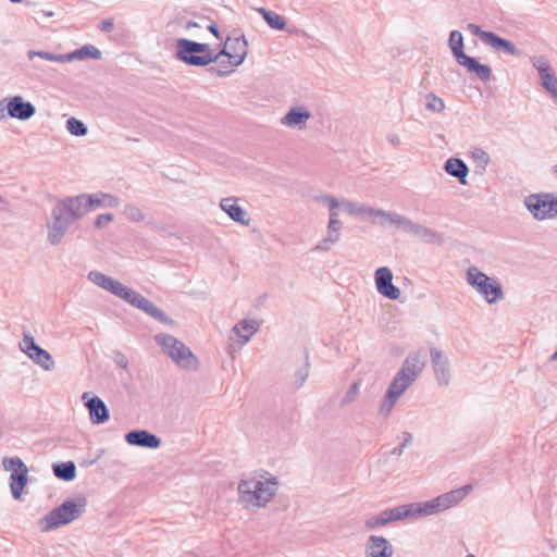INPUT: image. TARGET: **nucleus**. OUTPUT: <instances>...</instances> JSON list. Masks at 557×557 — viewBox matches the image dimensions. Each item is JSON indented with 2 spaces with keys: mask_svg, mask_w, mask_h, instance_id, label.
Wrapping results in <instances>:
<instances>
[{
  "mask_svg": "<svg viewBox=\"0 0 557 557\" xmlns=\"http://www.w3.org/2000/svg\"><path fill=\"white\" fill-rule=\"evenodd\" d=\"M364 525H366L367 529L371 530V529H375L377 527H383L385 524L383 523V521L381 520L380 515L377 513L375 516H372V517L368 518L366 520V522H364Z\"/></svg>",
  "mask_w": 557,
  "mask_h": 557,
  "instance_id": "5fc2aeb1",
  "label": "nucleus"
},
{
  "mask_svg": "<svg viewBox=\"0 0 557 557\" xmlns=\"http://www.w3.org/2000/svg\"><path fill=\"white\" fill-rule=\"evenodd\" d=\"M90 210H97L100 208H116L120 205V198L108 193H95L87 194Z\"/></svg>",
  "mask_w": 557,
  "mask_h": 557,
  "instance_id": "c85d7f7f",
  "label": "nucleus"
},
{
  "mask_svg": "<svg viewBox=\"0 0 557 557\" xmlns=\"http://www.w3.org/2000/svg\"><path fill=\"white\" fill-rule=\"evenodd\" d=\"M4 117H5V114L3 113L2 102L0 101V121L3 120Z\"/></svg>",
  "mask_w": 557,
  "mask_h": 557,
  "instance_id": "0e129e2a",
  "label": "nucleus"
},
{
  "mask_svg": "<svg viewBox=\"0 0 557 557\" xmlns=\"http://www.w3.org/2000/svg\"><path fill=\"white\" fill-rule=\"evenodd\" d=\"M343 228V223L338 218V212H332L330 214L329 223H327V231L331 233L341 234V231Z\"/></svg>",
  "mask_w": 557,
  "mask_h": 557,
  "instance_id": "09e8293b",
  "label": "nucleus"
},
{
  "mask_svg": "<svg viewBox=\"0 0 557 557\" xmlns=\"http://www.w3.org/2000/svg\"><path fill=\"white\" fill-rule=\"evenodd\" d=\"M64 214H66L73 222L90 212V205L87 194H81L75 197H67L57 203Z\"/></svg>",
  "mask_w": 557,
  "mask_h": 557,
  "instance_id": "dca6fc26",
  "label": "nucleus"
},
{
  "mask_svg": "<svg viewBox=\"0 0 557 557\" xmlns=\"http://www.w3.org/2000/svg\"><path fill=\"white\" fill-rule=\"evenodd\" d=\"M532 65L539 73L540 84L557 104V77L548 60L545 57H533Z\"/></svg>",
  "mask_w": 557,
  "mask_h": 557,
  "instance_id": "ddd939ff",
  "label": "nucleus"
},
{
  "mask_svg": "<svg viewBox=\"0 0 557 557\" xmlns=\"http://www.w3.org/2000/svg\"><path fill=\"white\" fill-rule=\"evenodd\" d=\"M426 364V354L423 350H418L410 352L406 359L404 360L399 373L410 380L411 382H416L417 379L422 373L424 367Z\"/></svg>",
  "mask_w": 557,
  "mask_h": 557,
  "instance_id": "6ab92c4d",
  "label": "nucleus"
},
{
  "mask_svg": "<svg viewBox=\"0 0 557 557\" xmlns=\"http://www.w3.org/2000/svg\"><path fill=\"white\" fill-rule=\"evenodd\" d=\"M314 199L317 202L326 206L329 208L330 214L332 212H337L336 210L338 208L342 209L343 199L339 200V199L335 198L334 196L323 194V195L317 196Z\"/></svg>",
  "mask_w": 557,
  "mask_h": 557,
  "instance_id": "a19ab883",
  "label": "nucleus"
},
{
  "mask_svg": "<svg viewBox=\"0 0 557 557\" xmlns=\"http://www.w3.org/2000/svg\"><path fill=\"white\" fill-rule=\"evenodd\" d=\"M66 129L76 137H83L88 133V127L81 120L73 116L66 121Z\"/></svg>",
  "mask_w": 557,
  "mask_h": 557,
  "instance_id": "ea45409f",
  "label": "nucleus"
},
{
  "mask_svg": "<svg viewBox=\"0 0 557 557\" xmlns=\"http://www.w3.org/2000/svg\"><path fill=\"white\" fill-rule=\"evenodd\" d=\"M248 54V42L244 35L234 34L228 36L225 40L223 49L215 55L227 57L228 65L238 66L240 65Z\"/></svg>",
  "mask_w": 557,
  "mask_h": 557,
  "instance_id": "f8f14e48",
  "label": "nucleus"
},
{
  "mask_svg": "<svg viewBox=\"0 0 557 557\" xmlns=\"http://www.w3.org/2000/svg\"><path fill=\"white\" fill-rule=\"evenodd\" d=\"M73 221L55 205L47 220V240L52 246H58L69 231Z\"/></svg>",
  "mask_w": 557,
  "mask_h": 557,
  "instance_id": "9b49d317",
  "label": "nucleus"
},
{
  "mask_svg": "<svg viewBox=\"0 0 557 557\" xmlns=\"http://www.w3.org/2000/svg\"><path fill=\"white\" fill-rule=\"evenodd\" d=\"M259 329L260 322H258L257 320H240L232 327L230 341H234L237 344H239V346H244L259 331Z\"/></svg>",
  "mask_w": 557,
  "mask_h": 557,
  "instance_id": "4be33fe9",
  "label": "nucleus"
},
{
  "mask_svg": "<svg viewBox=\"0 0 557 557\" xmlns=\"http://www.w3.org/2000/svg\"><path fill=\"white\" fill-rule=\"evenodd\" d=\"M426 109L432 112H442L445 109L443 99L438 98L433 92L426 96Z\"/></svg>",
  "mask_w": 557,
  "mask_h": 557,
  "instance_id": "49530a36",
  "label": "nucleus"
},
{
  "mask_svg": "<svg viewBox=\"0 0 557 557\" xmlns=\"http://www.w3.org/2000/svg\"><path fill=\"white\" fill-rule=\"evenodd\" d=\"M372 218L374 219L372 222L379 226H395L400 231H404L409 219L394 211H386L375 208L373 210Z\"/></svg>",
  "mask_w": 557,
  "mask_h": 557,
  "instance_id": "b1692460",
  "label": "nucleus"
},
{
  "mask_svg": "<svg viewBox=\"0 0 557 557\" xmlns=\"http://www.w3.org/2000/svg\"><path fill=\"white\" fill-rule=\"evenodd\" d=\"M53 473L58 479L72 481L76 476V466L73 461L53 465Z\"/></svg>",
  "mask_w": 557,
  "mask_h": 557,
  "instance_id": "c9c22d12",
  "label": "nucleus"
},
{
  "mask_svg": "<svg viewBox=\"0 0 557 557\" xmlns=\"http://www.w3.org/2000/svg\"><path fill=\"white\" fill-rule=\"evenodd\" d=\"M403 443L399 444V446L395 447L393 450H392V454L395 455V456H400L403 453H404V449L410 445L411 441H412V435L410 432H403Z\"/></svg>",
  "mask_w": 557,
  "mask_h": 557,
  "instance_id": "603ef678",
  "label": "nucleus"
},
{
  "mask_svg": "<svg viewBox=\"0 0 557 557\" xmlns=\"http://www.w3.org/2000/svg\"><path fill=\"white\" fill-rule=\"evenodd\" d=\"M82 400L88 410L89 419L92 424H103L109 421V410L100 397L94 396L89 392H85L82 395Z\"/></svg>",
  "mask_w": 557,
  "mask_h": 557,
  "instance_id": "a211bd4d",
  "label": "nucleus"
},
{
  "mask_svg": "<svg viewBox=\"0 0 557 557\" xmlns=\"http://www.w3.org/2000/svg\"><path fill=\"white\" fill-rule=\"evenodd\" d=\"M116 362H117V364H120V366H121V367H123V368H126V367H127V361H126V359H125V357H124V356H121V357L117 359V361H116Z\"/></svg>",
  "mask_w": 557,
  "mask_h": 557,
  "instance_id": "052dcab7",
  "label": "nucleus"
},
{
  "mask_svg": "<svg viewBox=\"0 0 557 557\" xmlns=\"http://www.w3.org/2000/svg\"><path fill=\"white\" fill-rule=\"evenodd\" d=\"M312 117L311 112L305 106H294L281 117L280 123L285 127L304 131L308 121Z\"/></svg>",
  "mask_w": 557,
  "mask_h": 557,
  "instance_id": "aec40b11",
  "label": "nucleus"
},
{
  "mask_svg": "<svg viewBox=\"0 0 557 557\" xmlns=\"http://www.w3.org/2000/svg\"><path fill=\"white\" fill-rule=\"evenodd\" d=\"M87 278L96 286L111 293L119 298H121L126 288V285L122 284L120 281H116L113 277L97 270L90 271L87 275Z\"/></svg>",
  "mask_w": 557,
  "mask_h": 557,
  "instance_id": "5701e85b",
  "label": "nucleus"
},
{
  "mask_svg": "<svg viewBox=\"0 0 557 557\" xmlns=\"http://www.w3.org/2000/svg\"><path fill=\"white\" fill-rule=\"evenodd\" d=\"M176 366L187 370L196 371L199 367L198 358L182 342L176 339Z\"/></svg>",
  "mask_w": 557,
  "mask_h": 557,
  "instance_id": "cd10ccee",
  "label": "nucleus"
},
{
  "mask_svg": "<svg viewBox=\"0 0 557 557\" xmlns=\"http://www.w3.org/2000/svg\"><path fill=\"white\" fill-rule=\"evenodd\" d=\"M4 199L0 196V203H3Z\"/></svg>",
  "mask_w": 557,
  "mask_h": 557,
  "instance_id": "338daca9",
  "label": "nucleus"
},
{
  "mask_svg": "<svg viewBox=\"0 0 557 557\" xmlns=\"http://www.w3.org/2000/svg\"><path fill=\"white\" fill-rule=\"evenodd\" d=\"M341 234L331 233L327 231V235L323 237L318 244L312 248V251L315 252H327L330 251L334 245H336L341 240Z\"/></svg>",
  "mask_w": 557,
  "mask_h": 557,
  "instance_id": "e433bc0d",
  "label": "nucleus"
},
{
  "mask_svg": "<svg viewBox=\"0 0 557 557\" xmlns=\"http://www.w3.org/2000/svg\"><path fill=\"white\" fill-rule=\"evenodd\" d=\"M176 59L191 66H206L213 61H219V55H213L208 44H200L189 39H176Z\"/></svg>",
  "mask_w": 557,
  "mask_h": 557,
  "instance_id": "423d86ee",
  "label": "nucleus"
},
{
  "mask_svg": "<svg viewBox=\"0 0 557 557\" xmlns=\"http://www.w3.org/2000/svg\"><path fill=\"white\" fill-rule=\"evenodd\" d=\"M113 221V214L111 213H104L99 214L95 221V225L98 228H103L108 226Z\"/></svg>",
  "mask_w": 557,
  "mask_h": 557,
  "instance_id": "864d4df0",
  "label": "nucleus"
},
{
  "mask_svg": "<svg viewBox=\"0 0 557 557\" xmlns=\"http://www.w3.org/2000/svg\"><path fill=\"white\" fill-rule=\"evenodd\" d=\"M256 11L272 29L284 30L286 28V21L282 15L264 8H257Z\"/></svg>",
  "mask_w": 557,
  "mask_h": 557,
  "instance_id": "72a5a7b5",
  "label": "nucleus"
},
{
  "mask_svg": "<svg viewBox=\"0 0 557 557\" xmlns=\"http://www.w3.org/2000/svg\"><path fill=\"white\" fill-rule=\"evenodd\" d=\"M309 375L308 363L295 373L294 386L300 388Z\"/></svg>",
  "mask_w": 557,
  "mask_h": 557,
  "instance_id": "8fccbe9b",
  "label": "nucleus"
},
{
  "mask_svg": "<svg viewBox=\"0 0 557 557\" xmlns=\"http://www.w3.org/2000/svg\"><path fill=\"white\" fill-rule=\"evenodd\" d=\"M197 26H198V24H197L196 22H193V21H189V22H187V24H186V28L197 27Z\"/></svg>",
  "mask_w": 557,
  "mask_h": 557,
  "instance_id": "e2e57ef3",
  "label": "nucleus"
},
{
  "mask_svg": "<svg viewBox=\"0 0 557 557\" xmlns=\"http://www.w3.org/2000/svg\"><path fill=\"white\" fill-rule=\"evenodd\" d=\"M123 214L133 222H141L145 220L146 214L143 209L135 205H126L123 209Z\"/></svg>",
  "mask_w": 557,
  "mask_h": 557,
  "instance_id": "c03bdc74",
  "label": "nucleus"
},
{
  "mask_svg": "<svg viewBox=\"0 0 557 557\" xmlns=\"http://www.w3.org/2000/svg\"><path fill=\"white\" fill-rule=\"evenodd\" d=\"M121 299L126 301L132 307L139 309L147 313L148 315L152 317L153 319L170 324L171 319L162 311L160 310L152 301H150L148 298L136 292L135 289L126 286L124 293L121 296Z\"/></svg>",
  "mask_w": 557,
  "mask_h": 557,
  "instance_id": "9d476101",
  "label": "nucleus"
},
{
  "mask_svg": "<svg viewBox=\"0 0 557 557\" xmlns=\"http://www.w3.org/2000/svg\"><path fill=\"white\" fill-rule=\"evenodd\" d=\"M448 45L457 63L466 67L469 73L475 74L484 83L492 78V69L488 65L481 64L475 58L465 53L463 36L459 30L450 32Z\"/></svg>",
  "mask_w": 557,
  "mask_h": 557,
  "instance_id": "39448f33",
  "label": "nucleus"
},
{
  "mask_svg": "<svg viewBox=\"0 0 557 557\" xmlns=\"http://www.w3.org/2000/svg\"><path fill=\"white\" fill-rule=\"evenodd\" d=\"M387 141L395 148L399 147L401 145V139L400 137L395 134V133H391L387 135Z\"/></svg>",
  "mask_w": 557,
  "mask_h": 557,
  "instance_id": "4d7b16f0",
  "label": "nucleus"
},
{
  "mask_svg": "<svg viewBox=\"0 0 557 557\" xmlns=\"http://www.w3.org/2000/svg\"><path fill=\"white\" fill-rule=\"evenodd\" d=\"M101 58V52L98 48L91 45L83 46L82 48L64 54L65 62H73L77 60L94 59L98 60Z\"/></svg>",
  "mask_w": 557,
  "mask_h": 557,
  "instance_id": "2f4dec72",
  "label": "nucleus"
},
{
  "mask_svg": "<svg viewBox=\"0 0 557 557\" xmlns=\"http://www.w3.org/2000/svg\"><path fill=\"white\" fill-rule=\"evenodd\" d=\"M101 29L107 33L111 32L113 29V21L110 18L102 21Z\"/></svg>",
  "mask_w": 557,
  "mask_h": 557,
  "instance_id": "13d9d810",
  "label": "nucleus"
},
{
  "mask_svg": "<svg viewBox=\"0 0 557 557\" xmlns=\"http://www.w3.org/2000/svg\"><path fill=\"white\" fill-rule=\"evenodd\" d=\"M220 208L231 220L247 226L250 222L248 212L237 203V198L226 197L220 201Z\"/></svg>",
  "mask_w": 557,
  "mask_h": 557,
  "instance_id": "bb28decb",
  "label": "nucleus"
},
{
  "mask_svg": "<svg viewBox=\"0 0 557 557\" xmlns=\"http://www.w3.org/2000/svg\"><path fill=\"white\" fill-rule=\"evenodd\" d=\"M444 170L450 176L458 178L460 184H467L469 168L461 159L449 158L444 164Z\"/></svg>",
  "mask_w": 557,
  "mask_h": 557,
  "instance_id": "c756f323",
  "label": "nucleus"
},
{
  "mask_svg": "<svg viewBox=\"0 0 557 557\" xmlns=\"http://www.w3.org/2000/svg\"><path fill=\"white\" fill-rule=\"evenodd\" d=\"M1 102L4 104L3 111L5 110L7 115L11 119L27 121L36 113L35 106L20 95L5 98Z\"/></svg>",
  "mask_w": 557,
  "mask_h": 557,
  "instance_id": "2eb2a0df",
  "label": "nucleus"
},
{
  "mask_svg": "<svg viewBox=\"0 0 557 557\" xmlns=\"http://www.w3.org/2000/svg\"><path fill=\"white\" fill-rule=\"evenodd\" d=\"M366 557H393V545L383 536L371 535L369 536L366 550Z\"/></svg>",
  "mask_w": 557,
  "mask_h": 557,
  "instance_id": "a878e982",
  "label": "nucleus"
},
{
  "mask_svg": "<svg viewBox=\"0 0 557 557\" xmlns=\"http://www.w3.org/2000/svg\"><path fill=\"white\" fill-rule=\"evenodd\" d=\"M358 393H359V383L354 382L349 386V388L347 389L345 395L343 396V398L341 400L342 406H347V405L354 403L357 399Z\"/></svg>",
  "mask_w": 557,
  "mask_h": 557,
  "instance_id": "de8ad7c7",
  "label": "nucleus"
},
{
  "mask_svg": "<svg viewBox=\"0 0 557 557\" xmlns=\"http://www.w3.org/2000/svg\"><path fill=\"white\" fill-rule=\"evenodd\" d=\"M20 349L42 370L52 371L55 368L52 356L46 349L38 346L29 333L23 334V338L20 342Z\"/></svg>",
  "mask_w": 557,
  "mask_h": 557,
  "instance_id": "1a4fd4ad",
  "label": "nucleus"
},
{
  "mask_svg": "<svg viewBox=\"0 0 557 557\" xmlns=\"http://www.w3.org/2000/svg\"><path fill=\"white\" fill-rule=\"evenodd\" d=\"M374 282L380 295L391 300H397L400 297V289L393 284V272L389 268L381 267L376 269Z\"/></svg>",
  "mask_w": 557,
  "mask_h": 557,
  "instance_id": "f3484780",
  "label": "nucleus"
},
{
  "mask_svg": "<svg viewBox=\"0 0 557 557\" xmlns=\"http://www.w3.org/2000/svg\"><path fill=\"white\" fill-rule=\"evenodd\" d=\"M467 557H474L473 555H468Z\"/></svg>",
  "mask_w": 557,
  "mask_h": 557,
  "instance_id": "774afa93",
  "label": "nucleus"
},
{
  "mask_svg": "<svg viewBox=\"0 0 557 557\" xmlns=\"http://www.w3.org/2000/svg\"><path fill=\"white\" fill-rule=\"evenodd\" d=\"M4 470L10 472V488L15 499H20L27 484L28 469L18 457H5L2 460Z\"/></svg>",
  "mask_w": 557,
  "mask_h": 557,
  "instance_id": "6e6552de",
  "label": "nucleus"
},
{
  "mask_svg": "<svg viewBox=\"0 0 557 557\" xmlns=\"http://www.w3.org/2000/svg\"><path fill=\"white\" fill-rule=\"evenodd\" d=\"M467 29L472 34V35H475L478 37H480V39L485 44L490 37V35L492 34V32H486V30H483L481 29V27L476 24H468L467 25Z\"/></svg>",
  "mask_w": 557,
  "mask_h": 557,
  "instance_id": "3c124183",
  "label": "nucleus"
},
{
  "mask_svg": "<svg viewBox=\"0 0 557 557\" xmlns=\"http://www.w3.org/2000/svg\"><path fill=\"white\" fill-rule=\"evenodd\" d=\"M125 441L131 446L156 449L160 447V438L146 430H134L125 434Z\"/></svg>",
  "mask_w": 557,
  "mask_h": 557,
  "instance_id": "393cba45",
  "label": "nucleus"
},
{
  "mask_svg": "<svg viewBox=\"0 0 557 557\" xmlns=\"http://www.w3.org/2000/svg\"><path fill=\"white\" fill-rule=\"evenodd\" d=\"M467 283L488 304L493 305L504 299L500 283L482 272L478 267H469L466 272Z\"/></svg>",
  "mask_w": 557,
  "mask_h": 557,
  "instance_id": "20e7f679",
  "label": "nucleus"
},
{
  "mask_svg": "<svg viewBox=\"0 0 557 557\" xmlns=\"http://www.w3.org/2000/svg\"><path fill=\"white\" fill-rule=\"evenodd\" d=\"M472 156L474 159L479 160L484 166L487 165V163L490 161V156L487 154L486 151H484L481 148L475 149L472 152Z\"/></svg>",
  "mask_w": 557,
  "mask_h": 557,
  "instance_id": "6e6d98bb",
  "label": "nucleus"
},
{
  "mask_svg": "<svg viewBox=\"0 0 557 557\" xmlns=\"http://www.w3.org/2000/svg\"><path fill=\"white\" fill-rule=\"evenodd\" d=\"M398 399L393 394L386 392L380 404L379 414L383 418L389 417Z\"/></svg>",
  "mask_w": 557,
  "mask_h": 557,
  "instance_id": "4c0bfd02",
  "label": "nucleus"
},
{
  "mask_svg": "<svg viewBox=\"0 0 557 557\" xmlns=\"http://www.w3.org/2000/svg\"><path fill=\"white\" fill-rule=\"evenodd\" d=\"M485 45L490 46L494 50L504 51L509 55L519 54L518 48L511 41L504 39L494 33L490 35Z\"/></svg>",
  "mask_w": 557,
  "mask_h": 557,
  "instance_id": "473e14b6",
  "label": "nucleus"
},
{
  "mask_svg": "<svg viewBox=\"0 0 557 557\" xmlns=\"http://www.w3.org/2000/svg\"><path fill=\"white\" fill-rule=\"evenodd\" d=\"M11 2H14V3H20L22 2L23 0H10Z\"/></svg>",
  "mask_w": 557,
  "mask_h": 557,
  "instance_id": "69168bd1",
  "label": "nucleus"
},
{
  "mask_svg": "<svg viewBox=\"0 0 557 557\" xmlns=\"http://www.w3.org/2000/svg\"><path fill=\"white\" fill-rule=\"evenodd\" d=\"M379 515H380L381 520L383 521V523L385 525L387 523L405 519L404 510H403V505L401 506H396V507L391 508V509L383 510Z\"/></svg>",
  "mask_w": 557,
  "mask_h": 557,
  "instance_id": "58836bf2",
  "label": "nucleus"
},
{
  "mask_svg": "<svg viewBox=\"0 0 557 557\" xmlns=\"http://www.w3.org/2000/svg\"><path fill=\"white\" fill-rule=\"evenodd\" d=\"M42 15L46 17H52L54 13L52 11H42Z\"/></svg>",
  "mask_w": 557,
  "mask_h": 557,
  "instance_id": "680f3d73",
  "label": "nucleus"
},
{
  "mask_svg": "<svg viewBox=\"0 0 557 557\" xmlns=\"http://www.w3.org/2000/svg\"><path fill=\"white\" fill-rule=\"evenodd\" d=\"M156 341L162 347V351L174 359V338L170 335L158 334Z\"/></svg>",
  "mask_w": 557,
  "mask_h": 557,
  "instance_id": "79ce46f5",
  "label": "nucleus"
},
{
  "mask_svg": "<svg viewBox=\"0 0 557 557\" xmlns=\"http://www.w3.org/2000/svg\"><path fill=\"white\" fill-rule=\"evenodd\" d=\"M524 206L535 220L557 218V198L552 194H532L525 197Z\"/></svg>",
  "mask_w": 557,
  "mask_h": 557,
  "instance_id": "0eeeda50",
  "label": "nucleus"
},
{
  "mask_svg": "<svg viewBox=\"0 0 557 557\" xmlns=\"http://www.w3.org/2000/svg\"><path fill=\"white\" fill-rule=\"evenodd\" d=\"M431 364L434 377L440 387H447L451 381L450 362L448 356L436 347L430 348Z\"/></svg>",
  "mask_w": 557,
  "mask_h": 557,
  "instance_id": "4468645a",
  "label": "nucleus"
},
{
  "mask_svg": "<svg viewBox=\"0 0 557 557\" xmlns=\"http://www.w3.org/2000/svg\"><path fill=\"white\" fill-rule=\"evenodd\" d=\"M208 30L214 35L216 38H220V32H219V28L216 27V25L214 24H211L208 26Z\"/></svg>",
  "mask_w": 557,
  "mask_h": 557,
  "instance_id": "bf43d9fd",
  "label": "nucleus"
},
{
  "mask_svg": "<svg viewBox=\"0 0 557 557\" xmlns=\"http://www.w3.org/2000/svg\"><path fill=\"white\" fill-rule=\"evenodd\" d=\"M403 232L418 238L420 242L424 244L440 246L444 243V238L440 233L435 232L434 230L428 226L417 223L411 219H408L406 227L404 228Z\"/></svg>",
  "mask_w": 557,
  "mask_h": 557,
  "instance_id": "412c9836",
  "label": "nucleus"
},
{
  "mask_svg": "<svg viewBox=\"0 0 557 557\" xmlns=\"http://www.w3.org/2000/svg\"><path fill=\"white\" fill-rule=\"evenodd\" d=\"M214 63L219 64V67L210 66L208 69V72L218 75V76H226L232 72L233 65H228L227 63V57H222L219 61H213Z\"/></svg>",
  "mask_w": 557,
  "mask_h": 557,
  "instance_id": "a18cd8bd",
  "label": "nucleus"
},
{
  "mask_svg": "<svg viewBox=\"0 0 557 557\" xmlns=\"http://www.w3.org/2000/svg\"><path fill=\"white\" fill-rule=\"evenodd\" d=\"M86 506L85 497L67 499L42 517L38 522L39 528L42 532H49L66 525L81 518L86 510Z\"/></svg>",
  "mask_w": 557,
  "mask_h": 557,
  "instance_id": "7ed1b4c3",
  "label": "nucleus"
},
{
  "mask_svg": "<svg viewBox=\"0 0 557 557\" xmlns=\"http://www.w3.org/2000/svg\"><path fill=\"white\" fill-rule=\"evenodd\" d=\"M278 479L260 470L244 475L237 484L238 503L244 509L256 511L264 508L277 494Z\"/></svg>",
  "mask_w": 557,
  "mask_h": 557,
  "instance_id": "f257e3e1",
  "label": "nucleus"
},
{
  "mask_svg": "<svg viewBox=\"0 0 557 557\" xmlns=\"http://www.w3.org/2000/svg\"><path fill=\"white\" fill-rule=\"evenodd\" d=\"M27 57L29 60H34L35 58H41V59H44L46 61H50V62H59V63L65 62L64 54H54V53H51L48 51L32 50L27 53Z\"/></svg>",
  "mask_w": 557,
  "mask_h": 557,
  "instance_id": "37998d69",
  "label": "nucleus"
},
{
  "mask_svg": "<svg viewBox=\"0 0 557 557\" xmlns=\"http://www.w3.org/2000/svg\"><path fill=\"white\" fill-rule=\"evenodd\" d=\"M412 384L413 382L397 372L389 383L386 392L393 394L397 398H400Z\"/></svg>",
  "mask_w": 557,
  "mask_h": 557,
  "instance_id": "f704fd0d",
  "label": "nucleus"
},
{
  "mask_svg": "<svg viewBox=\"0 0 557 557\" xmlns=\"http://www.w3.org/2000/svg\"><path fill=\"white\" fill-rule=\"evenodd\" d=\"M342 209L349 215L359 216L361 220H370L373 214L374 208L366 205L355 202L348 199H343Z\"/></svg>",
  "mask_w": 557,
  "mask_h": 557,
  "instance_id": "7c9ffc66",
  "label": "nucleus"
},
{
  "mask_svg": "<svg viewBox=\"0 0 557 557\" xmlns=\"http://www.w3.org/2000/svg\"><path fill=\"white\" fill-rule=\"evenodd\" d=\"M471 485L444 493L428 500L403 505L405 519H419L422 517L437 515L459 504L471 491Z\"/></svg>",
  "mask_w": 557,
  "mask_h": 557,
  "instance_id": "f03ea898",
  "label": "nucleus"
}]
</instances>
